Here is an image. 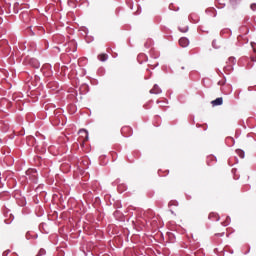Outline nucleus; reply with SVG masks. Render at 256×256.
Wrapping results in <instances>:
<instances>
[{
	"label": "nucleus",
	"mask_w": 256,
	"mask_h": 256,
	"mask_svg": "<svg viewBox=\"0 0 256 256\" xmlns=\"http://www.w3.org/2000/svg\"><path fill=\"white\" fill-rule=\"evenodd\" d=\"M80 138L83 139L82 142L85 143V141H89V132L85 129L79 130Z\"/></svg>",
	"instance_id": "f257e3e1"
},
{
	"label": "nucleus",
	"mask_w": 256,
	"mask_h": 256,
	"mask_svg": "<svg viewBox=\"0 0 256 256\" xmlns=\"http://www.w3.org/2000/svg\"><path fill=\"white\" fill-rule=\"evenodd\" d=\"M179 45L180 47H189V39H187L186 37L180 38Z\"/></svg>",
	"instance_id": "f03ea898"
},
{
	"label": "nucleus",
	"mask_w": 256,
	"mask_h": 256,
	"mask_svg": "<svg viewBox=\"0 0 256 256\" xmlns=\"http://www.w3.org/2000/svg\"><path fill=\"white\" fill-rule=\"evenodd\" d=\"M150 93H153L154 95H159L161 93V88L159 85L155 84L153 89L150 90Z\"/></svg>",
	"instance_id": "7ed1b4c3"
},
{
	"label": "nucleus",
	"mask_w": 256,
	"mask_h": 256,
	"mask_svg": "<svg viewBox=\"0 0 256 256\" xmlns=\"http://www.w3.org/2000/svg\"><path fill=\"white\" fill-rule=\"evenodd\" d=\"M211 103H212V105H213L214 107H217V106H219V105H223V98H222V97L216 98V99L213 100Z\"/></svg>",
	"instance_id": "20e7f679"
},
{
	"label": "nucleus",
	"mask_w": 256,
	"mask_h": 256,
	"mask_svg": "<svg viewBox=\"0 0 256 256\" xmlns=\"http://www.w3.org/2000/svg\"><path fill=\"white\" fill-rule=\"evenodd\" d=\"M236 153L241 159H245V152L243 150H236Z\"/></svg>",
	"instance_id": "39448f33"
},
{
	"label": "nucleus",
	"mask_w": 256,
	"mask_h": 256,
	"mask_svg": "<svg viewBox=\"0 0 256 256\" xmlns=\"http://www.w3.org/2000/svg\"><path fill=\"white\" fill-rule=\"evenodd\" d=\"M98 58L100 61H106L108 59V56L107 54H101L98 56Z\"/></svg>",
	"instance_id": "423d86ee"
},
{
	"label": "nucleus",
	"mask_w": 256,
	"mask_h": 256,
	"mask_svg": "<svg viewBox=\"0 0 256 256\" xmlns=\"http://www.w3.org/2000/svg\"><path fill=\"white\" fill-rule=\"evenodd\" d=\"M179 31H181L182 33H187V31H189V27L179 28Z\"/></svg>",
	"instance_id": "0eeeda50"
},
{
	"label": "nucleus",
	"mask_w": 256,
	"mask_h": 256,
	"mask_svg": "<svg viewBox=\"0 0 256 256\" xmlns=\"http://www.w3.org/2000/svg\"><path fill=\"white\" fill-rule=\"evenodd\" d=\"M224 71H226V72L227 71H233V66L230 65V66L225 67Z\"/></svg>",
	"instance_id": "6e6552de"
},
{
	"label": "nucleus",
	"mask_w": 256,
	"mask_h": 256,
	"mask_svg": "<svg viewBox=\"0 0 256 256\" xmlns=\"http://www.w3.org/2000/svg\"><path fill=\"white\" fill-rule=\"evenodd\" d=\"M251 47H252L254 53H256V44H255V42H251Z\"/></svg>",
	"instance_id": "1a4fd4ad"
},
{
	"label": "nucleus",
	"mask_w": 256,
	"mask_h": 256,
	"mask_svg": "<svg viewBox=\"0 0 256 256\" xmlns=\"http://www.w3.org/2000/svg\"><path fill=\"white\" fill-rule=\"evenodd\" d=\"M45 255V249H40L39 253L37 256Z\"/></svg>",
	"instance_id": "9d476101"
},
{
	"label": "nucleus",
	"mask_w": 256,
	"mask_h": 256,
	"mask_svg": "<svg viewBox=\"0 0 256 256\" xmlns=\"http://www.w3.org/2000/svg\"><path fill=\"white\" fill-rule=\"evenodd\" d=\"M250 9H252V11H256V4H251Z\"/></svg>",
	"instance_id": "9b49d317"
},
{
	"label": "nucleus",
	"mask_w": 256,
	"mask_h": 256,
	"mask_svg": "<svg viewBox=\"0 0 256 256\" xmlns=\"http://www.w3.org/2000/svg\"><path fill=\"white\" fill-rule=\"evenodd\" d=\"M229 63L235 64V58L230 57V58H229Z\"/></svg>",
	"instance_id": "f8f14e48"
}]
</instances>
